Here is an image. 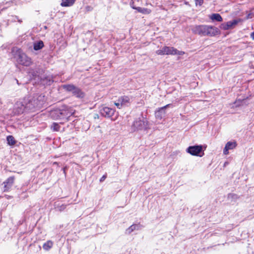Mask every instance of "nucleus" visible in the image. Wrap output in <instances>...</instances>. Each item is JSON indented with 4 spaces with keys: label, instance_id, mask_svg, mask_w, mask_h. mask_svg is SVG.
<instances>
[{
    "label": "nucleus",
    "instance_id": "nucleus-1",
    "mask_svg": "<svg viewBox=\"0 0 254 254\" xmlns=\"http://www.w3.org/2000/svg\"><path fill=\"white\" fill-rule=\"evenodd\" d=\"M192 33L201 36L214 37L220 34L218 28L211 25H195L191 28Z\"/></svg>",
    "mask_w": 254,
    "mask_h": 254
},
{
    "label": "nucleus",
    "instance_id": "nucleus-2",
    "mask_svg": "<svg viewBox=\"0 0 254 254\" xmlns=\"http://www.w3.org/2000/svg\"><path fill=\"white\" fill-rule=\"evenodd\" d=\"M71 108L64 107L62 109H57L51 112V116L54 119H67L73 114Z\"/></svg>",
    "mask_w": 254,
    "mask_h": 254
},
{
    "label": "nucleus",
    "instance_id": "nucleus-3",
    "mask_svg": "<svg viewBox=\"0 0 254 254\" xmlns=\"http://www.w3.org/2000/svg\"><path fill=\"white\" fill-rule=\"evenodd\" d=\"M16 54L17 55L16 60L19 64L23 66H29L32 64L31 59L22 52L20 49H17Z\"/></svg>",
    "mask_w": 254,
    "mask_h": 254
},
{
    "label": "nucleus",
    "instance_id": "nucleus-4",
    "mask_svg": "<svg viewBox=\"0 0 254 254\" xmlns=\"http://www.w3.org/2000/svg\"><path fill=\"white\" fill-rule=\"evenodd\" d=\"M202 145L190 146H189L187 149V152L191 155L199 156L200 157L202 156V155H199V154L202 152Z\"/></svg>",
    "mask_w": 254,
    "mask_h": 254
},
{
    "label": "nucleus",
    "instance_id": "nucleus-5",
    "mask_svg": "<svg viewBox=\"0 0 254 254\" xmlns=\"http://www.w3.org/2000/svg\"><path fill=\"white\" fill-rule=\"evenodd\" d=\"M15 181L14 176H10L8 177L5 181L2 183L3 185V192H8L10 190L12 186L14 184Z\"/></svg>",
    "mask_w": 254,
    "mask_h": 254
},
{
    "label": "nucleus",
    "instance_id": "nucleus-6",
    "mask_svg": "<svg viewBox=\"0 0 254 254\" xmlns=\"http://www.w3.org/2000/svg\"><path fill=\"white\" fill-rule=\"evenodd\" d=\"M115 112L114 109L109 108L108 107H103L100 110L101 115L106 118H111L114 115Z\"/></svg>",
    "mask_w": 254,
    "mask_h": 254
},
{
    "label": "nucleus",
    "instance_id": "nucleus-7",
    "mask_svg": "<svg viewBox=\"0 0 254 254\" xmlns=\"http://www.w3.org/2000/svg\"><path fill=\"white\" fill-rule=\"evenodd\" d=\"M185 54L184 52L179 51L173 47L166 46V55H183Z\"/></svg>",
    "mask_w": 254,
    "mask_h": 254
},
{
    "label": "nucleus",
    "instance_id": "nucleus-8",
    "mask_svg": "<svg viewBox=\"0 0 254 254\" xmlns=\"http://www.w3.org/2000/svg\"><path fill=\"white\" fill-rule=\"evenodd\" d=\"M237 145V142L236 141L231 142L229 141L228 142L225 146V148L223 150V153L225 155H228L229 154V150L230 149H233L235 148Z\"/></svg>",
    "mask_w": 254,
    "mask_h": 254
},
{
    "label": "nucleus",
    "instance_id": "nucleus-9",
    "mask_svg": "<svg viewBox=\"0 0 254 254\" xmlns=\"http://www.w3.org/2000/svg\"><path fill=\"white\" fill-rule=\"evenodd\" d=\"M118 101L123 106H128L130 104V98L126 95L122 96L119 98Z\"/></svg>",
    "mask_w": 254,
    "mask_h": 254
},
{
    "label": "nucleus",
    "instance_id": "nucleus-10",
    "mask_svg": "<svg viewBox=\"0 0 254 254\" xmlns=\"http://www.w3.org/2000/svg\"><path fill=\"white\" fill-rule=\"evenodd\" d=\"M132 8L136 9L138 12H140L144 14H149L151 12V10L147 8H144L141 7H136L135 6H132Z\"/></svg>",
    "mask_w": 254,
    "mask_h": 254
},
{
    "label": "nucleus",
    "instance_id": "nucleus-11",
    "mask_svg": "<svg viewBox=\"0 0 254 254\" xmlns=\"http://www.w3.org/2000/svg\"><path fill=\"white\" fill-rule=\"evenodd\" d=\"M72 93L73 96L77 97L82 98L84 97V93L82 91V90L77 87H75V89L73 91H72Z\"/></svg>",
    "mask_w": 254,
    "mask_h": 254
},
{
    "label": "nucleus",
    "instance_id": "nucleus-12",
    "mask_svg": "<svg viewBox=\"0 0 254 254\" xmlns=\"http://www.w3.org/2000/svg\"><path fill=\"white\" fill-rule=\"evenodd\" d=\"M143 122L141 120H136L134 121L132 125L133 130H136L141 128Z\"/></svg>",
    "mask_w": 254,
    "mask_h": 254
},
{
    "label": "nucleus",
    "instance_id": "nucleus-13",
    "mask_svg": "<svg viewBox=\"0 0 254 254\" xmlns=\"http://www.w3.org/2000/svg\"><path fill=\"white\" fill-rule=\"evenodd\" d=\"M75 0H62L61 5L63 7L71 6L75 3Z\"/></svg>",
    "mask_w": 254,
    "mask_h": 254
},
{
    "label": "nucleus",
    "instance_id": "nucleus-14",
    "mask_svg": "<svg viewBox=\"0 0 254 254\" xmlns=\"http://www.w3.org/2000/svg\"><path fill=\"white\" fill-rule=\"evenodd\" d=\"M243 21L242 19L238 18L232 21H228V23L229 25L230 28L232 29L234 28L239 23L243 22Z\"/></svg>",
    "mask_w": 254,
    "mask_h": 254
},
{
    "label": "nucleus",
    "instance_id": "nucleus-15",
    "mask_svg": "<svg viewBox=\"0 0 254 254\" xmlns=\"http://www.w3.org/2000/svg\"><path fill=\"white\" fill-rule=\"evenodd\" d=\"M210 18L212 20L221 22L223 20L222 16L219 13H213L210 16Z\"/></svg>",
    "mask_w": 254,
    "mask_h": 254
},
{
    "label": "nucleus",
    "instance_id": "nucleus-16",
    "mask_svg": "<svg viewBox=\"0 0 254 254\" xmlns=\"http://www.w3.org/2000/svg\"><path fill=\"white\" fill-rule=\"evenodd\" d=\"M53 245L54 243L53 241L48 240L43 244V248L45 250L49 251L53 247Z\"/></svg>",
    "mask_w": 254,
    "mask_h": 254
},
{
    "label": "nucleus",
    "instance_id": "nucleus-17",
    "mask_svg": "<svg viewBox=\"0 0 254 254\" xmlns=\"http://www.w3.org/2000/svg\"><path fill=\"white\" fill-rule=\"evenodd\" d=\"M44 46V45L43 42L40 40L34 43L33 48L35 51H38L42 49Z\"/></svg>",
    "mask_w": 254,
    "mask_h": 254
},
{
    "label": "nucleus",
    "instance_id": "nucleus-18",
    "mask_svg": "<svg viewBox=\"0 0 254 254\" xmlns=\"http://www.w3.org/2000/svg\"><path fill=\"white\" fill-rule=\"evenodd\" d=\"M76 86L73 84H64L63 86V88L67 92H72Z\"/></svg>",
    "mask_w": 254,
    "mask_h": 254
},
{
    "label": "nucleus",
    "instance_id": "nucleus-19",
    "mask_svg": "<svg viewBox=\"0 0 254 254\" xmlns=\"http://www.w3.org/2000/svg\"><path fill=\"white\" fill-rule=\"evenodd\" d=\"M6 140L8 144L9 145H14L16 143V140H15L14 137L12 135L7 136L6 137Z\"/></svg>",
    "mask_w": 254,
    "mask_h": 254
},
{
    "label": "nucleus",
    "instance_id": "nucleus-20",
    "mask_svg": "<svg viewBox=\"0 0 254 254\" xmlns=\"http://www.w3.org/2000/svg\"><path fill=\"white\" fill-rule=\"evenodd\" d=\"M51 128L54 131H59L60 130L61 127L59 124L54 123L52 125Z\"/></svg>",
    "mask_w": 254,
    "mask_h": 254
},
{
    "label": "nucleus",
    "instance_id": "nucleus-21",
    "mask_svg": "<svg viewBox=\"0 0 254 254\" xmlns=\"http://www.w3.org/2000/svg\"><path fill=\"white\" fill-rule=\"evenodd\" d=\"M156 54L158 55H166V46H164L162 49L157 50Z\"/></svg>",
    "mask_w": 254,
    "mask_h": 254
},
{
    "label": "nucleus",
    "instance_id": "nucleus-22",
    "mask_svg": "<svg viewBox=\"0 0 254 254\" xmlns=\"http://www.w3.org/2000/svg\"><path fill=\"white\" fill-rule=\"evenodd\" d=\"M138 228V227L137 225L133 224L127 229V231H128L129 233H130L132 232H133L134 230L137 229Z\"/></svg>",
    "mask_w": 254,
    "mask_h": 254
},
{
    "label": "nucleus",
    "instance_id": "nucleus-23",
    "mask_svg": "<svg viewBox=\"0 0 254 254\" xmlns=\"http://www.w3.org/2000/svg\"><path fill=\"white\" fill-rule=\"evenodd\" d=\"M220 28L224 30H227L230 29L228 22L226 23H222L221 24Z\"/></svg>",
    "mask_w": 254,
    "mask_h": 254
},
{
    "label": "nucleus",
    "instance_id": "nucleus-24",
    "mask_svg": "<svg viewBox=\"0 0 254 254\" xmlns=\"http://www.w3.org/2000/svg\"><path fill=\"white\" fill-rule=\"evenodd\" d=\"M195 5L201 6L203 3V0H195Z\"/></svg>",
    "mask_w": 254,
    "mask_h": 254
},
{
    "label": "nucleus",
    "instance_id": "nucleus-25",
    "mask_svg": "<svg viewBox=\"0 0 254 254\" xmlns=\"http://www.w3.org/2000/svg\"><path fill=\"white\" fill-rule=\"evenodd\" d=\"M114 105L119 109H121L122 107H123L121 102L119 101L118 102H115Z\"/></svg>",
    "mask_w": 254,
    "mask_h": 254
},
{
    "label": "nucleus",
    "instance_id": "nucleus-26",
    "mask_svg": "<svg viewBox=\"0 0 254 254\" xmlns=\"http://www.w3.org/2000/svg\"><path fill=\"white\" fill-rule=\"evenodd\" d=\"M66 205H65V204H62V205L60 206L58 208H59V210L60 211H63L66 208Z\"/></svg>",
    "mask_w": 254,
    "mask_h": 254
},
{
    "label": "nucleus",
    "instance_id": "nucleus-27",
    "mask_svg": "<svg viewBox=\"0 0 254 254\" xmlns=\"http://www.w3.org/2000/svg\"><path fill=\"white\" fill-rule=\"evenodd\" d=\"M107 178V174H105L100 179V182H102L103 181H105V180Z\"/></svg>",
    "mask_w": 254,
    "mask_h": 254
},
{
    "label": "nucleus",
    "instance_id": "nucleus-28",
    "mask_svg": "<svg viewBox=\"0 0 254 254\" xmlns=\"http://www.w3.org/2000/svg\"><path fill=\"white\" fill-rule=\"evenodd\" d=\"M170 105V104H167L162 107H161L160 108H159V111H161L162 110H164V109H165L166 108H167L168 107H169V106Z\"/></svg>",
    "mask_w": 254,
    "mask_h": 254
},
{
    "label": "nucleus",
    "instance_id": "nucleus-29",
    "mask_svg": "<svg viewBox=\"0 0 254 254\" xmlns=\"http://www.w3.org/2000/svg\"><path fill=\"white\" fill-rule=\"evenodd\" d=\"M86 9L87 11H90L92 10V8L90 6H87Z\"/></svg>",
    "mask_w": 254,
    "mask_h": 254
},
{
    "label": "nucleus",
    "instance_id": "nucleus-30",
    "mask_svg": "<svg viewBox=\"0 0 254 254\" xmlns=\"http://www.w3.org/2000/svg\"><path fill=\"white\" fill-rule=\"evenodd\" d=\"M251 37L254 40V32L251 34Z\"/></svg>",
    "mask_w": 254,
    "mask_h": 254
},
{
    "label": "nucleus",
    "instance_id": "nucleus-31",
    "mask_svg": "<svg viewBox=\"0 0 254 254\" xmlns=\"http://www.w3.org/2000/svg\"><path fill=\"white\" fill-rule=\"evenodd\" d=\"M132 6H134V2H132V3H131V4H130V6H131V8H132Z\"/></svg>",
    "mask_w": 254,
    "mask_h": 254
},
{
    "label": "nucleus",
    "instance_id": "nucleus-32",
    "mask_svg": "<svg viewBox=\"0 0 254 254\" xmlns=\"http://www.w3.org/2000/svg\"><path fill=\"white\" fill-rule=\"evenodd\" d=\"M249 17H250V14H249V15L247 16V19L249 18Z\"/></svg>",
    "mask_w": 254,
    "mask_h": 254
},
{
    "label": "nucleus",
    "instance_id": "nucleus-33",
    "mask_svg": "<svg viewBox=\"0 0 254 254\" xmlns=\"http://www.w3.org/2000/svg\"><path fill=\"white\" fill-rule=\"evenodd\" d=\"M18 22H21V21L20 20H18Z\"/></svg>",
    "mask_w": 254,
    "mask_h": 254
},
{
    "label": "nucleus",
    "instance_id": "nucleus-34",
    "mask_svg": "<svg viewBox=\"0 0 254 254\" xmlns=\"http://www.w3.org/2000/svg\"><path fill=\"white\" fill-rule=\"evenodd\" d=\"M39 249L40 250H41V246H39Z\"/></svg>",
    "mask_w": 254,
    "mask_h": 254
}]
</instances>
